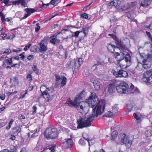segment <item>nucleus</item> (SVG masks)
I'll list each match as a JSON object with an SVG mask.
<instances>
[{
  "label": "nucleus",
  "instance_id": "23",
  "mask_svg": "<svg viewBox=\"0 0 152 152\" xmlns=\"http://www.w3.org/2000/svg\"><path fill=\"white\" fill-rule=\"evenodd\" d=\"M115 46L110 43L108 44L107 45V48L108 50L111 53H114V50L115 47Z\"/></svg>",
  "mask_w": 152,
  "mask_h": 152
},
{
  "label": "nucleus",
  "instance_id": "20",
  "mask_svg": "<svg viewBox=\"0 0 152 152\" xmlns=\"http://www.w3.org/2000/svg\"><path fill=\"white\" fill-rule=\"evenodd\" d=\"M129 89H130V92L129 94L131 93H135L137 94L139 92V90L137 88H134V86L131 84V86H130V88Z\"/></svg>",
  "mask_w": 152,
  "mask_h": 152
},
{
  "label": "nucleus",
  "instance_id": "29",
  "mask_svg": "<svg viewBox=\"0 0 152 152\" xmlns=\"http://www.w3.org/2000/svg\"><path fill=\"white\" fill-rule=\"evenodd\" d=\"M133 12L132 11H130L126 13V15L128 18L130 19L131 22L132 21V19H133V17L132 16V15L133 14Z\"/></svg>",
  "mask_w": 152,
  "mask_h": 152
},
{
  "label": "nucleus",
  "instance_id": "7",
  "mask_svg": "<svg viewBox=\"0 0 152 152\" xmlns=\"http://www.w3.org/2000/svg\"><path fill=\"white\" fill-rule=\"evenodd\" d=\"M50 40V42L54 45H58L61 40H63V34L61 33H56L53 36Z\"/></svg>",
  "mask_w": 152,
  "mask_h": 152
},
{
  "label": "nucleus",
  "instance_id": "11",
  "mask_svg": "<svg viewBox=\"0 0 152 152\" xmlns=\"http://www.w3.org/2000/svg\"><path fill=\"white\" fill-rule=\"evenodd\" d=\"M118 43L117 42H116V44L118 46V47L115 46L114 49V53H115V54H114V56L115 57V56H117L119 57L120 56V54L119 53V51H120V52H121V48L123 46V44L122 43L121 41H118Z\"/></svg>",
  "mask_w": 152,
  "mask_h": 152
},
{
  "label": "nucleus",
  "instance_id": "49",
  "mask_svg": "<svg viewBox=\"0 0 152 152\" xmlns=\"http://www.w3.org/2000/svg\"><path fill=\"white\" fill-rule=\"evenodd\" d=\"M32 69L35 72V73L37 74L38 73V69L37 68L36 66L34 65L32 67Z\"/></svg>",
  "mask_w": 152,
  "mask_h": 152
},
{
  "label": "nucleus",
  "instance_id": "47",
  "mask_svg": "<svg viewBox=\"0 0 152 152\" xmlns=\"http://www.w3.org/2000/svg\"><path fill=\"white\" fill-rule=\"evenodd\" d=\"M117 18L116 17L114 16H112L110 19L111 22H114L116 21Z\"/></svg>",
  "mask_w": 152,
  "mask_h": 152
},
{
  "label": "nucleus",
  "instance_id": "4",
  "mask_svg": "<svg viewBox=\"0 0 152 152\" xmlns=\"http://www.w3.org/2000/svg\"><path fill=\"white\" fill-rule=\"evenodd\" d=\"M116 88L118 92L121 94H129L130 92L129 86L124 82H121L116 86Z\"/></svg>",
  "mask_w": 152,
  "mask_h": 152
},
{
  "label": "nucleus",
  "instance_id": "50",
  "mask_svg": "<svg viewBox=\"0 0 152 152\" xmlns=\"http://www.w3.org/2000/svg\"><path fill=\"white\" fill-rule=\"evenodd\" d=\"M133 116L137 120H139L140 119V117H139L138 115L136 113L133 114Z\"/></svg>",
  "mask_w": 152,
  "mask_h": 152
},
{
  "label": "nucleus",
  "instance_id": "37",
  "mask_svg": "<svg viewBox=\"0 0 152 152\" xmlns=\"http://www.w3.org/2000/svg\"><path fill=\"white\" fill-rule=\"evenodd\" d=\"M11 18H5V17H2V18H1V20L2 21V22L4 23L5 24V21H10V19H11Z\"/></svg>",
  "mask_w": 152,
  "mask_h": 152
},
{
  "label": "nucleus",
  "instance_id": "46",
  "mask_svg": "<svg viewBox=\"0 0 152 152\" xmlns=\"http://www.w3.org/2000/svg\"><path fill=\"white\" fill-rule=\"evenodd\" d=\"M119 70L118 71H114L113 72V75L115 76L116 77H119Z\"/></svg>",
  "mask_w": 152,
  "mask_h": 152
},
{
  "label": "nucleus",
  "instance_id": "35",
  "mask_svg": "<svg viewBox=\"0 0 152 152\" xmlns=\"http://www.w3.org/2000/svg\"><path fill=\"white\" fill-rule=\"evenodd\" d=\"M66 78L64 76L61 80L62 81L61 84V87L64 86L66 84Z\"/></svg>",
  "mask_w": 152,
  "mask_h": 152
},
{
  "label": "nucleus",
  "instance_id": "51",
  "mask_svg": "<svg viewBox=\"0 0 152 152\" xmlns=\"http://www.w3.org/2000/svg\"><path fill=\"white\" fill-rule=\"evenodd\" d=\"M37 109V107L36 105H34L33 107V111L32 112V115H34V114H35L36 113V110Z\"/></svg>",
  "mask_w": 152,
  "mask_h": 152
},
{
  "label": "nucleus",
  "instance_id": "40",
  "mask_svg": "<svg viewBox=\"0 0 152 152\" xmlns=\"http://www.w3.org/2000/svg\"><path fill=\"white\" fill-rule=\"evenodd\" d=\"M40 91L41 92H42V91H45V90H48V91L50 90L49 88H47V87L44 85L42 86L40 88Z\"/></svg>",
  "mask_w": 152,
  "mask_h": 152
},
{
  "label": "nucleus",
  "instance_id": "13",
  "mask_svg": "<svg viewBox=\"0 0 152 152\" xmlns=\"http://www.w3.org/2000/svg\"><path fill=\"white\" fill-rule=\"evenodd\" d=\"M48 90H45V91H42V96L46 99L47 102H49L50 100L51 99L50 96L49 92H48Z\"/></svg>",
  "mask_w": 152,
  "mask_h": 152
},
{
  "label": "nucleus",
  "instance_id": "63",
  "mask_svg": "<svg viewBox=\"0 0 152 152\" xmlns=\"http://www.w3.org/2000/svg\"><path fill=\"white\" fill-rule=\"evenodd\" d=\"M38 135V134L37 133H35L33 134H32L31 136V138L32 137H35L36 136H37Z\"/></svg>",
  "mask_w": 152,
  "mask_h": 152
},
{
  "label": "nucleus",
  "instance_id": "24",
  "mask_svg": "<svg viewBox=\"0 0 152 152\" xmlns=\"http://www.w3.org/2000/svg\"><path fill=\"white\" fill-rule=\"evenodd\" d=\"M56 146H53L50 148L44 149L43 152H56Z\"/></svg>",
  "mask_w": 152,
  "mask_h": 152
},
{
  "label": "nucleus",
  "instance_id": "54",
  "mask_svg": "<svg viewBox=\"0 0 152 152\" xmlns=\"http://www.w3.org/2000/svg\"><path fill=\"white\" fill-rule=\"evenodd\" d=\"M145 134L147 137H149L151 136V134L150 131L148 130L146 131L145 132Z\"/></svg>",
  "mask_w": 152,
  "mask_h": 152
},
{
  "label": "nucleus",
  "instance_id": "44",
  "mask_svg": "<svg viewBox=\"0 0 152 152\" xmlns=\"http://www.w3.org/2000/svg\"><path fill=\"white\" fill-rule=\"evenodd\" d=\"M60 130L66 132H68L69 131L67 129L62 126H60Z\"/></svg>",
  "mask_w": 152,
  "mask_h": 152
},
{
  "label": "nucleus",
  "instance_id": "18",
  "mask_svg": "<svg viewBox=\"0 0 152 152\" xmlns=\"http://www.w3.org/2000/svg\"><path fill=\"white\" fill-rule=\"evenodd\" d=\"M12 58H10L4 60L3 61V66H6V65H11L12 63Z\"/></svg>",
  "mask_w": 152,
  "mask_h": 152
},
{
  "label": "nucleus",
  "instance_id": "36",
  "mask_svg": "<svg viewBox=\"0 0 152 152\" xmlns=\"http://www.w3.org/2000/svg\"><path fill=\"white\" fill-rule=\"evenodd\" d=\"M86 135V134H84L83 135V139H84L86 141V140L88 142L89 145L90 146V141H93V140L89 139Z\"/></svg>",
  "mask_w": 152,
  "mask_h": 152
},
{
  "label": "nucleus",
  "instance_id": "43",
  "mask_svg": "<svg viewBox=\"0 0 152 152\" xmlns=\"http://www.w3.org/2000/svg\"><path fill=\"white\" fill-rule=\"evenodd\" d=\"M83 59L82 58H79L77 62L78 65H77V66H80L81 64L83 63Z\"/></svg>",
  "mask_w": 152,
  "mask_h": 152
},
{
  "label": "nucleus",
  "instance_id": "15",
  "mask_svg": "<svg viewBox=\"0 0 152 152\" xmlns=\"http://www.w3.org/2000/svg\"><path fill=\"white\" fill-rule=\"evenodd\" d=\"M24 10L27 12V14H25L24 16L21 18L22 19H23L26 18L31 15V13H33L36 11V10L33 9H29V8L25 9Z\"/></svg>",
  "mask_w": 152,
  "mask_h": 152
},
{
  "label": "nucleus",
  "instance_id": "31",
  "mask_svg": "<svg viewBox=\"0 0 152 152\" xmlns=\"http://www.w3.org/2000/svg\"><path fill=\"white\" fill-rule=\"evenodd\" d=\"M118 108L117 107V105L115 104L112 107V112L115 115V113H118Z\"/></svg>",
  "mask_w": 152,
  "mask_h": 152
},
{
  "label": "nucleus",
  "instance_id": "55",
  "mask_svg": "<svg viewBox=\"0 0 152 152\" xmlns=\"http://www.w3.org/2000/svg\"><path fill=\"white\" fill-rule=\"evenodd\" d=\"M127 107L129 111H131L132 108V106L131 104H128L127 105Z\"/></svg>",
  "mask_w": 152,
  "mask_h": 152
},
{
  "label": "nucleus",
  "instance_id": "30",
  "mask_svg": "<svg viewBox=\"0 0 152 152\" xmlns=\"http://www.w3.org/2000/svg\"><path fill=\"white\" fill-rule=\"evenodd\" d=\"M55 75L56 79V83L58 84L60 81L61 80L63 77L62 76H59L58 75L56 74Z\"/></svg>",
  "mask_w": 152,
  "mask_h": 152
},
{
  "label": "nucleus",
  "instance_id": "2",
  "mask_svg": "<svg viewBox=\"0 0 152 152\" xmlns=\"http://www.w3.org/2000/svg\"><path fill=\"white\" fill-rule=\"evenodd\" d=\"M139 54L141 57L144 59L142 61L144 69H145L150 68L152 64V55L149 53L146 55L140 52Z\"/></svg>",
  "mask_w": 152,
  "mask_h": 152
},
{
  "label": "nucleus",
  "instance_id": "32",
  "mask_svg": "<svg viewBox=\"0 0 152 152\" xmlns=\"http://www.w3.org/2000/svg\"><path fill=\"white\" fill-rule=\"evenodd\" d=\"M131 57L130 55H127L124 58V61L128 64H129L130 63Z\"/></svg>",
  "mask_w": 152,
  "mask_h": 152
},
{
  "label": "nucleus",
  "instance_id": "45",
  "mask_svg": "<svg viewBox=\"0 0 152 152\" xmlns=\"http://www.w3.org/2000/svg\"><path fill=\"white\" fill-rule=\"evenodd\" d=\"M128 3L130 7V8L136 5L137 4V3L136 2L134 1Z\"/></svg>",
  "mask_w": 152,
  "mask_h": 152
},
{
  "label": "nucleus",
  "instance_id": "16",
  "mask_svg": "<svg viewBox=\"0 0 152 152\" xmlns=\"http://www.w3.org/2000/svg\"><path fill=\"white\" fill-rule=\"evenodd\" d=\"M85 103L84 102H79V103H78L77 104V105H69V106L72 107L74 106L76 108L77 110H81L82 111L83 110V105H84Z\"/></svg>",
  "mask_w": 152,
  "mask_h": 152
},
{
  "label": "nucleus",
  "instance_id": "1",
  "mask_svg": "<svg viewBox=\"0 0 152 152\" xmlns=\"http://www.w3.org/2000/svg\"><path fill=\"white\" fill-rule=\"evenodd\" d=\"M88 106L93 108L92 113L88 115L85 119L80 118L77 120L78 128H82L86 127L91 125V122H93L95 118H96L99 115H101L104 111L105 106V101L101 100L97 102L98 99L97 97L96 94L91 93V95L87 100Z\"/></svg>",
  "mask_w": 152,
  "mask_h": 152
},
{
  "label": "nucleus",
  "instance_id": "38",
  "mask_svg": "<svg viewBox=\"0 0 152 152\" xmlns=\"http://www.w3.org/2000/svg\"><path fill=\"white\" fill-rule=\"evenodd\" d=\"M113 1L114 3V6L115 7L118 6L120 4V0H113Z\"/></svg>",
  "mask_w": 152,
  "mask_h": 152
},
{
  "label": "nucleus",
  "instance_id": "39",
  "mask_svg": "<svg viewBox=\"0 0 152 152\" xmlns=\"http://www.w3.org/2000/svg\"><path fill=\"white\" fill-rule=\"evenodd\" d=\"M89 29V27L88 26L84 27L83 28V32L85 36L86 34L88 33V31Z\"/></svg>",
  "mask_w": 152,
  "mask_h": 152
},
{
  "label": "nucleus",
  "instance_id": "9",
  "mask_svg": "<svg viewBox=\"0 0 152 152\" xmlns=\"http://www.w3.org/2000/svg\"><path fill=\"white\" fill-rule=\"evenodd\" d=\"M83 92L82 91L80 94L78 96L76 97L73 101L69 99L66 102V104H68L69 105H77V104L79 103V101L82 100V98L84 97L83 94Z\"/></svg>",
  "mask_w": 152,
  "mask_h": 152
},
{
  "label": "nucleus",
  "instance_id": "59",
  "mask_svg": "<svg viewBox=\"0 0 152 152\" xmlns=\"http://www.w3.org/2000/svg\"><path fill=\"white\" fill-rule=\"evenodd\" d=\"M58 0H51L50 3L51 4L54 5L56 3H57Z\"/></svg>",
  "mask_w": 152,
  "mask_h": 152
},
{
  "label": "nucleus",
  "instance_id": "52",
  "mask_svg": "<svg viewBox=\"0 0 152 152\" xmlns=\"http://www.w3.org/2000/svg\"><path fill=\"white\" fill-rule=\"evenodd\" d=\"M21 131V129L19 127L16 130L15 132H14V134H17L18 135L19 133Z\"/></svg>",
  "mask_w": 152,
  "mask_h": 152
},
{
  "label": "nucleus",
  "instance_id": "14",
  "mask_svg": "<svg viewBox=\"0 0 152 152\" xmlns=\"http://www.w3.org/2000/svg\"><path fill=\"white\" fill-rule=\"evenodd\" d=\"M115 85L114 83L109 84L106 88L108 93L111 94L114 92L115 90Z\"/></svg>",
  "mask_w": 152,
  "mask_h": 152
},
{
  "label": "nucleus",
  "instance_id": "22",
  "mask_svg": "<svg viewBox=\"0 0 152 152\" xmlns=\"http://www.w3.org/2000/svg\"><path fill=\"white\" fill-rule=\"evenodd\" d=\"M119 77H126L128 76V74L126 71H124L121 69H119Z\"/></svg>",
  "mask_w": 152,
  "mask_h": 152
},
{
  "label": "nucleus",
  "instance_id": "8",
  "mask_svg": "<svg viewBox=\"0 0 152 152\" xmlns=\"http://www.w3.org/2000/svg\"><path fill=\"white\" fill-rule=\"evenodd\" d=\"M142 80L148 84L152 86V69L144 73Z\"/></svg>",
  "mask_w": 152,
  "mask_h": 152
},
{
  "label": "nucleus",
  "instance_id": "41",
  "mask_svg": "<svg viewBox=\"0 0 152 152\" xmlns=\"http://www.w3.org/2000/svg\"><path fill=\"white\" fill-rule=\"evenodd\" d=\"M109 36H111V37H112L114 39L116 40V43L117 42H118V41H120L118 39H117V37H116V36L113 34H108Z\"/></svg>",
  "mask_w": 152,
  "mask_h": 152
},
{
  "label": "nucleus",
  "instance_id": "10",
  "mask_svg": "<svg viewBox=\"0 0 152 152\" xmlns=\"http://www.w3.org/2000/svg\"><path fill=\"white\" fill-rule=\"evenodd\" d=\"M38 46H34L33 48L36 52L37 51V48H38L39 52L41 53L45 52L48 50V48L47 46L42 42L38 44Z\"/></svg>",
  "mask_w": 152,
  "mask_h": 152
},
{
  "label": "nucleus",
  "instance_id": "34",
  "mask_svg": "<svg viewBox=\"0 0 152 152\" xmlns=\"http://www.w3.org/2000/svg\"><path fill=\"white\" fill-rule=\"evenodd\" d=\"M3 3L5 4L4 6H10L12 3L11 1H10V0H3ZM2 1H3V0H2Z\"/></svg>",
  "mask_w": 152,
  "mask_h": 152
},
{
  "label": "nucleus",
  "instance_id": "62",
  "mask_svg": "<svg viewBox=\"0 0 152 152\" xmlns=\"http://www.w3.org/2000/svg\"><path fill=\"white\" fill-rule=\"evenodd\" d=\"M10 139L12 140H14L15 139V136L11 134L10 137Z\"/></svg>",
  "mask_w": 152,
  "mask_h": 152
},
{
  "label": "nucleus",
  "instance_id": "33",
  "mask_svg": "<svg viewBox=\"0 0 152 152\" xmlns=\"http://www.w3.org/2000/svg\"><path fill=\"white\" fill-rule=\"evenodd\" d=\"M114 115L113 113L112 112L107 111L105 113L104 116L107 117H111Z\"/></svg>",
  "mask_w": 152,
  "mask_h": 152
},
{
  "label": "nucleus",
  "instance_id": "48",
  "mask_svg": "<svg viewBox=\"0 0 152 152\" xmlns=\"http://www.w3.org/2000/svg\"><path fill=\"white\" fill-rule=\"evenodd\" d=\"M16 147L13 146L11 147L9 152H16Z\"/></svg>",
  "mask_w": 152,
  "mask_h": 152
},
{
  "label": "nucleus",
  "instance_id": "28",
  "mask_svg": "<svg viewBox=\"0 0 152 152\" xmlns=\"http://www.w3.org/2000/svg\"><path fill=\"white\" fill-rule=\"evenodd\" d=\"M94 86L95 89L96 90L98 91L99 90L100 88V83L99 82H96V81L95 82H93Z\"/></svg>",
  "mask_w": 152,
  "mask_h": 152
},
{
  "label": "nucleus",
  "instance_id": "19",
  "mask_svg": "<svg viewBox=\"0 0 152 152\" xmlns=\"http://www.w3.org/2000/svg\"><path fill=\"white\" fill-rule=\"evenodd\" d=\"M103 63L101 61H96V63L92 66V69L94 71L96 70L99 66L102 65Z\"/></svg>",
  "mask_w": 152,
  "mask_h": 152
},
{
  "label": "nucleus",
  "instance_id": "60",
  "mask_svg": "<svg viewBox=\"0 0 152 152\" xmlns=\"http://www.w3.org/2000/svg\"><path fill=\"white\" fill-rule=\"evenodd\" d=\"M11 52V50L10 49L6 50L3 53V54H9Z\"/></svg>",
  "mask_w": 152,
  "mask_h": 152
},
{
  "label": "nucleus",
  "instance_id": "17",
  "mask_svg": "<svg viewBox=\"0 0 152 152\" xmlns=\"http://www.w3.org/2000/svg\"><path fill=\"white\" fill-rule=\"evenodd\" d=\"M152 0H144L140 3V5L145 7H147L150 5Z\"/></svg>",
  "mask_w": 152,
  "mask_h": 152
},
{
  "label": "nucleus",
  "instance_id": "26",
  "mask_svg": "<svg viewBox=\"0 0 152 152\" xmlns=\"http://www.w3.org/2000/svg\"><path fill=\"white\" fill-rule=\"evenodd\" d=\"M135 68L139 71H141L144 68V66L142 63L138 62Z\"/></svg>",
  "mask_w": 152,
  "mask_h": 152
},
{
  "label": "nucleus",
  "instance_id": "27",
  "mask_svg": "<svg viewBox=\"0 0 152 152\" xmlns=\"http://www.w3.org/2000/svg\"><path fill=\"white\" fill-rule=\"evenodd\" d=\"M118 132L117 131H114L111 134V139L113 140H115L118 135Z\"/></svg>",
  "mask_w": 152,
  "mask_h": 152
},
{
  "label": "nucleus",
  "instance_id": "61",
  "mask_svg": "<svg viewBox=\"0 0 152 152\" xmlns=\"http://www.w3.org/2000/svg\"><path fill=\"white\" fill-rule=\"evenodd\" d=\"M34 58V56L33 55H30L27 57V59L30 61L32 60Z\"/></svg>",
  "mask_w": 152,
  "mask_h": 152
},
{
  "label": "nucleus",
  "instance_id": "53",
  "mask_svg": "<svg viewBox=\"0 0 152 152\" xmlns=\"http://www.w3.org/2000/svg\"><path fill=\"white\" fill-rule=\"evenodd\" d=\"M81 17L85 19H88L89 20L90 19V18H88V15L86 13H85L82 15Z\"/></svg>",
  "mask_w": 152,
  "mask_h": 152
},
{
  "label": "nucleus",
  "instance_id": "12",
  "mask_svg": "<svg viewBox=\"0 0 152 152\" xmlns=\"http://www.w3.org/2000/svg\"><path fill=\"white\" fill-rule=\"evenodd\" d=\"M65 141L62 142V143L65 145L66 148H70L73 145V142L71 138L65 139Z\"/></svg>",
  "mask_w": 152,
  "mask_h": 152
},
{
  "label": "nucleus",
  "instance_id": "5",
  "mask_svg": "<svg viewBox=\"0 0 152 152\" xmlns=\"http://www.w3.org/2000/svg\"><path fill=\"white\" fill-rule=\"evenodd\" d=\"M119 140L125 144H129L131 145L132 144V142L133 140V136H128L126 137V135L124 133H121L119 135Z\"/></svg>",
  "mask_w": 152,
  "mask_h": 152
},
{
  "label": "nucleus",
  "instance_id": "21",
  "mask_svg": "<svg viewBox=\"0 0 152 152\" xmlns=\"http://www.w3.org/2000/svg\"><path fill=\"white\" fill-rule=\"evenodd\" d=\"M28 1V0H18L16 2L19 4H21L22 6L24 7H28L27 4Z\"/></svg>",
  "mask_w": 152,
  "mask_h": 152
},
{
  "label": "nucleus",
  "instance_id": "64",
  "mask_svg": "<svg viewBox=\"0 0 152 152\" xmlns=\"http://www.w3.org/2000/svg\"><path fill=\"white\" fill-rule=\"evenodd\" d=\"M147 28H149L151 30H152V22L151 23L149 26L147 27Z\"/></svg>",
  "mask_w": 152,
  "mask_h": 152
},
{
  "label": "nucleus",
  "instance_id": "56",
  "mask_svg": "<svg viewBox=\"0 0 152 152\" xmlns=\"http://www.w3.org/2000/svg\"><path fill=\"white\" fill-rule=\"evenodd\" d=\"M31 44H30L28 45H27L24 48V50L25 51H26L27 50H28L31 46Z\"/></svg>",
  "mask_w": 152,
  "mask_h": 152
},
{
  "label": "nucleus",
  "instance_id": "42",
  "mask_svg": "<svg viewBox=\"0 0 152 152\" xmlns=\"http://www.w3.org/2000/svg\"><path fill=\"white\" fill-rule=\"evenodd\" d=\"M85 141L86 140L84 139L81 138L80 140L79 143L81 145H84L86 143Z\"/></svg>",
  "mask_w": 152,
  "mask_h": 152
},
{
  "label": "nucleus",
  "instance_id": "25",
  "mask_svg": "<svg viewBox=\"0 0 152 152\" xmlns=\"http://www.w3.org/2000/svg\"><path fill=\"white\" fill-rule=\"evenodd\" d=\"M130 8L129 3L124 5V6H120L118 7V9L119 10V11L121 10H125L126 9Z\"/></svg>",
  "mask_w": 152,
  "mask_h": 152
},
{
  "label": "nucleus",
  "instance_id": "58",
  "mask_svg": "<svg viewBox=\"0 0 152 152\" xmlns=\"http://www.w3.org/2000/svg\"><path fill=\"white\" fill-rule=\"evenodd\" d=\"M80 33V31H76L75 32V35L74 36V37H78V35H79V34ZM74 36L73 35H72V37Z\"/></svg>",
  "mask_w": 152,
  "mask_h": 152
},
{
  "label": "nucleus",
  "instance_id": "6",
  "mask_svg": "<svg viewBox=\"0 0 152 152\" xmlns=\"http://www.w3.org/2000/svg\"><path fill=\"white\" fill-rule=\"evenodd\" d=\"M122 47L121 48V52H120V57H118L117 56H115V58L117 61V63L120 66V61L124 59L125 56L127 55H130V54L127 48L123 45Z\"/></svg>",
  "mask_w": 152,
  "mask_h": 152
},
{
  "label": "nucleus",
  "instance_id": "57",
  "mask_svg": "<svg viewBox=\"0 0 152 152\" xmlns=\"http://www.w3.org/2000/svg\"><path fill=\"white\" fill-rule=\"evenodd\" d=\"M39 25V23H37L36 24V25L37 26V27L35 28V32H38L39 31V29L40 28V26H39L38 25Z\"/></svg>",
  "mask_w": 152,
  "mask_h": 152
},
{
  "label": "nucleus",
  "instance_id": "3",
  "mask_svg": "<svg viewBox=\"0 0 152 152\" xmlns=\"http://www.w3.org/2000/svg\"><path fill=\"white\" fill-rule=\"evenodd\" d=\"M45 137L48 140L55 139L58 136L57 130L56 128H48L44 132Z\"/></svg>",
  "mask_w": 152,
  "mask_h": 152
}]
</instances>
